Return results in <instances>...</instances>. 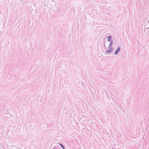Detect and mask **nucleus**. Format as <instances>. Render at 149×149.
Instances as JSON below:
<instances>
[{"mask_svg": "<svg viewBox=\"0 0 149 149\" xmlns=\"http://www.w3.org/2000/svg\"><path fill=\"white\" fill-rule=\"evenodd\" d=\"M113 51V48L111 47H110L109 49L107 50L106 51V53L107 54Z\"/></svg>", "mask_w": 149, "mask_h": 149, "instance_id": "obj_1", "label": "nucleus"}, {"mask_svg": "<svg viewBox=\"0 0 149 149\" xmlns=\"http://www.w3.org/2000/svg\"><path fill=\"white\" fill-rule=\"evenodd\" d=\"M120 47H118V48L117 49L115 52L114 54L115 55L117 54L118 52L120 51Z\"/></svg>", "mask_w": 149, "mask_h": 149, "instance_id": "obj_2", "label": "nucleus"}, {"mask_svg": "<svg viewBox=\"0 0 149 149\" xmlns=\"http://www.w3.org/2000/svg\"><path fill=\"white\" fill-rule=\"evenodd\" d=\"M113 43V41L112 40H111V41H110V44L108 47H111Z\"/></svg>", "mask_w": 149, "mask_h": 149, "instance_id": "obj_3", "label": "nucleus"}, {"mask_svg": "<svg viewBox=\"0 0 149 149\" xmlns=\"http://www.w3.org/2000/svg\"><path fill=\"white\" fill-rule=\"evenodd\" d=\"M108 41H111V37L110 36H109L108 37Z\"/></svg>", "mask_w": 149, "mask_h": 149, "instance_id": "obj_4", "label": "nucleus"}, {"mask_svg": "<svg viewBox=\"0 0 149 149\" xmlns=\"http://www.w3.org/2000/svg\"><path fill=\"white\" fill-rule=\"evenodd\" d=\"M59 144L60 145V146H61V147H62V148L63 149H65V148L63 146V145H62V144L60 143H59Z\"/></svg>", "mask_w": 149, "mask_h": 149, "instance_id": "obj_5", "label": "nucleus"}, {"mask_svg": "<svg viewBox=\"0 0 149 149\" xmlns=\"http://www.w3.org/2000/svg\"><path fill=\"white\" fill-rule=\"evenodd\" d=\"M104 49H102V51H103V52H104Z\"/></svg>", "mask_w": 149, "mask_h": 149, "instance_id": "obj_6", "label": "nucleus"}, {"mask_svg": "<svg viewBox=\"0 0 149 149\" xmlns=\"http://www.w3.org/2000/svg\"><path fill=\"white\" fill-rule=\"evenodd\" d=\"M104 46L105 47V44H103Z\"/></svg>", "mask_w": 149, "mask_h": 149, "instance_id": "obj_7", "label": "nucleus"}, {"mask_svg": "<svg viewBox=\"0 0 149 149\" xmlns=\"http://www.w3.org/2000/svg\"><path fill=\"white\" fill-rule=\"evenodd\" d=\"M112 149H113V148H112Z\"/></svg>", "mask_w": 149, "mask_h": 149, "instance_id": "obj_8", "label": "nucleus"}]
</instances>
